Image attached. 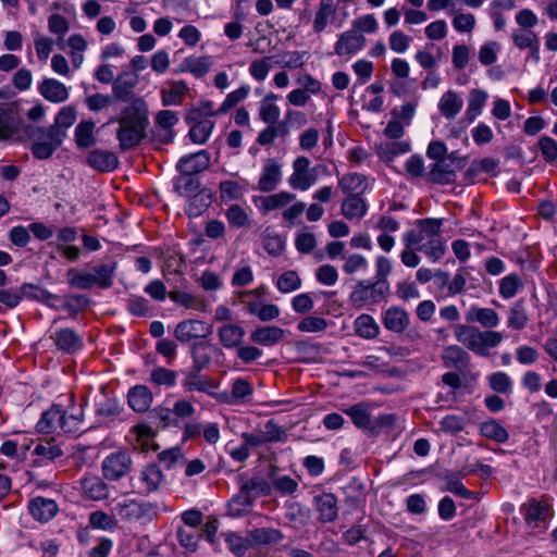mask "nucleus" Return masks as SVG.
<instances>
[{
	"mask_svg": "<svg viewBox=\"0 0 557 557\" xmlns=\"http://www.w3.org/2000/svg\"><path fill=\"white\" fill-rule=\"evenodd\" d=\"M147 113V106L143 99H135L123 110L122 116L116 120L120 124L116 137L122 150L132 149L141 141L148 124Z\"/></svg>",
	"mask_w": 557,
	"mask_h": 557,
	"instance_id": "nucleus-1",
	"label": "nucleus"
},
{
	"mask_svg": "<svg viewBox=\"0 0 557 557\" xmlns=\"http://www.w3.org/2000/svg\"><path fill=\"white\" fill-rule=\"evenodd\" d=\"M83 417L82 408L72 407L69 412L61 404H53L41 413L36 430L39 433L50 434L60 429L65 434L75 435L82 431Z\"/></svg>",
	"mask_w": 557,
	"mask_h": 557,
	"instance_id": "nucleus-2",
	"label": "nucleus"
},
{
	"mask_svg": "<svg viewBox=\"0 0 557 557\" xmlns=\"http://www.w3.org/2000/svg\"><path fill=\"white\" fill-rule=\"evenodd\" d=\"M455 336L469 350L482 357L488 356V349L498 346L503 341V335L499 332H481L474 326L465 324L455 326Z\"/></svg>",
	"mask_w": 557,
	"mask_h": 557,
	"instance_id": "nucleus-3",
	"label": "nucleus"
},
{
	"mask_svg": "<svg viewBox=\"0 0 557 557\" xmlns=\"http://www.w3.org/2000/svg\"><path fill=\"white\" fill-rule=\"evenodd\" d=\"M26 133L33 145L30 151L34 158L38 160L49 159L53 152L61 147L66 133L64 131H58V127H34L27 126Z\"/></svg>",
	"mask_w": 557,
	"mask_h": 557,
	"instance_id": "nucleus-4",
	"label": "nucleus"
},
{
	"mask_svg": "<svg viewBox=\"0 0 557 557\" xmlns=\"http://www.w3.org/2000/svg\"><path fill=\"white\" fill-rule=\"evenodd\" d=\"M389 294V288L382 286L374 281H359L349 295V301L355 307L366 305H377L383 301Z\"/></svg>",
	"mask_w": 557,
	"mask_h": 557,
	"instance_id": "nucleus-5",
	"label": "nucleus"
},
{
	"mask_svg": "<svg viewBox=\"0 0 557 557\" xmlns=\"http://www.w3.org/2000/svg\"><path fill=\"white\" fill-rule=\"evenodd\" d=\"M114 512L125 522H150L154 516L151 504L134 498H125L117 502L113 508Z\"/></svg>",
	"mask_w": 557,
	"mask_h": 557,
	"instance_id": "nucleus-6",
	"label": "nucleus"
},
{
	"mask_svg": "<svg viewBox=\"0 0 557 557\" xmlns=\"http://www.w3.org/2000/svg\"><path fill=\"white\" fill-rule=\"evenodd\" d=\"M133 468L129 450H116L109 454L101 463V472L108 481H119L126 476Z\"/></svg>",
	"mask_w": 557,
	"mask_h": 557,
	"instance_id": "nucleus-7",
	"label": "nucleus"
},
{
	"mask_svg": "<svg viewBox=\"0 0 557 557\" xmlns=\"http://www.w3.org/2000/svg\"><path fill=\"white\" fill-rule=\"evenodd\" d=\"M173 463H174V448H169L159 454V465H157V463L148 465L140 472L139 479L144 483L145 491L147 493H151V492L158 490V487L162 483L163 474H162L161 466H163L166 469H171Z\"/></svg>",
	"mask_w": 557,
	"mask_h": 557,
	"instance_id": "nucleus-8",
	"label": "nucleus"
},
{
	"mask_svg": "<svg viewBox=\"0 0 557 557\" xmlns=\"http://www.w3.org/2000/svg\"><path fill=\"white\" fill-rule=\"evenodd\" d=\"M293 170L288 183L294 189L307 190L318 178L315 169L310 168V160L307 157H297L293 162Z\"/></svg>",
	"mask_w": 557,
	"mask_h": 557,
	"instance_id": "nucleus-9",
	"label": "nucleus"
},
{
	"mask_svg": "<svg viewBox=\"0 0 557 557\" xmlns=\"http://www.w3.org/2000/svg\"><path fill=\"white\" fill-rule=\"evenodd\" d=\"M211 333V325L201 320L188 319L176 324V339L184 343L206 338Z\"/></svg>",
	"mask_w": 557,
	"mask_h": 557,
	"instance_id": "nucleus-10",
	"label": "nucleus"
},
{
	"mask_svg": "<svg viewBox=\"0 0 557 557\" xmlns=\"http://www.w3.org/2000/svg\"><path fill=\"white\" fill-rule=\"evenodd\" d=\"M184 379L182 380V387L186 392H202L212 395V391L218 387V384L210 377L201 374V370L189 368L182 371Z\"/></svg>",
	"mask_w": 557,
	"mask_h": 557,
	"instance_id": "nucleus-11",
	"label": "nucleus"
},
{
	"mask_svg": "<svg viewBox=\"0 0 557 557\" xmlns=\"http://www.w3.org/2000/svg\"><path fill=\"white\" fill-rule=\"evenodd\" d=\"M210 164V153L207 150H200L182 157L176 163V170L182 175H197L208 169Z\"/></svg>",
	"mask_w": 557,
	"mask_h": 557,
	"instance_id": "nucleus-12",
	"label": "nucleus"
},
{
	"mask_svg": "<svg viewBox=\"0 0 557 557\" xmlns=\"http://www.w3.org/2000/svg\"><path fill=\"white\" fill-rule=\"evenodd\" d=\"M313 506L321 523L334 522L338 517L337 497L333 493H322L314 496Z\"/></svg>",
	"mask_w": 557,
	"mask_h": 557,
	"instance_id": "nucleus-13",
	"label": "nucleus"
},
{
	"mask_svg": "<svg viewBox=\"0 0 557 557\" xmlns=\"http://www.w3.org/2000/svg\"><path fill=\"white\" fill-rule=\"evenodd\" d=\"M471 473H474V469H468V467H465L459 472L446 471L445 473L441 474V480L446 483L443 491L450 492L466 499H473L474 493L469 491L461 482V478H465Z\"/></svg>",
	"mask_w": 557,
	"mask_h": 557,
	"instance_id": "nucleus-14",
	"label": "nucleus"
},
{
	"mask_svg": "<svg viewBox=\"0 0 557 557\" xmlns=\"http://www.w3.org/2000/svg\"><path fill=\"white\" fill-rule=\"evenodd\" d=\"M366 42L367 39L363 35L358 34L354 29L346 30L338 36L334 46V52L339 57L355 54L364 47Z\"/></svg>",
	"mask_w": 557,
	"mask_h": 557,
	"instance_id": "nucleus-15",
	"label": "nucleus"
},
{
	"mask_svg": "<svg viewBox=\"0 0 557 557\" xmlns=\"http://www.w3.org/2000/svg\"><path fill=\"white\" fill-rule=\"evenodd\" d=\"M456 170L445 158L430 165L425 180L438 185L453 184L456 181Z\"/></svg>",
	"mask_w": 557,
	"mask_h": 557,
	"instance_id": "nucleus-16",
	"label": "nucleus"
},
{
	"mask_svg": "<svg viewBox=\"0 0 557 557\" xmlns=\"http://www.w3.org/2000/svg\"><path fill=\"white\" fill-rule=\"evenodd\" d=\"M441 358L446 369H455L461 373L469 370L471 358L465 349L457 345L444 348Z\"/></svg>",
	"mask_w": 557,
	"mask_h": 557,
	"instance_id": "nucleus-17",
	"label": "nucleus"
},
{
	"mask_svg": "<svg viewBox=\"0 0 557 557\" xmlns=\"http://www.w3.org/2000/svg\"><path fill=\"white\" fill-rule=\"evenodd\" d=\"M86 163L94 170L108 173L119 166L117 156L109 150L94 149L86 157Z\"/></svg>",
	"mask_w": 557,
	"mask_h": 557,
	"instance_id": "nucleus-18",
	"label": "nucleus"
},
{
	"mask_svg": "<svg viewBox=\"0 0 557 557\" xmlns=\"http://www.w3.org/2000/svg\"><path fill=\"white\" fill-rule=\"evenodd\" d=\"M282 180V171L280 163L270 158L265 161L261 175L258 181V189L262 193H271L276 189Z\"/></svg>",
	"mask_w": 557,
	"mask_h": 557,
	"instance_id": "nucleus-19",
	"label": "nucleus"
},
{
	"mask_svg": "<svg viewBox=\"0 0 557 557\" xmlns=\"http://www.w3.org/2000/svg\"><path fill=\"white\" fill-rule=\"evenodd\" d=\"M51 338L57 348L66 354H74L83 348V338L72 329L65 327L55 331Z\"/></svg>",
	"mask_w": 557,
	"mask_h": 557,
	"instance_id": "nucleus-20",
	"label": "nucleus"
},
{
	"mask_svg": "<svg viewBox=\"0 0 557 557\" xmlns=\"http://www.w3.org/2000/svg\"><path fill=\"white\" fill-rule=\"evenodd\" d=\"M83 495L90 500H104L109 497L108 484L98 475H86L81 479Z\"/></svg>",
	"mask_w": 557,
	"mask_h": 557,
	"instance_id": "nucleus-21",
	"label": "nucleus"
},
{
	"mask_svg": "<svg viewBox=\"0 0 557 557\" xmlns=\"http://www.w3.org/2000/svg\"><path fill=\"white\" fill-rule=\"evenodd\" d=\"M382 322L386 330L403 333L409 325V315L405 309L393 306L383 312Z\"/></svg>",
	"mask_w": 557,
	"mask_h": 557,
	"instance_id": "nucleus-22",
	"label": "nucleus"
},
{
	"mask_svg": "<svg viewBox=\"0 0 557 557\" xmlns=\"http://www.w3.org/2000/svg\"><path fill=\"white\" fill-rule=\"evenodd\" d=\"M28 509L34 519L48 522L57 515L59 508L51 498L35 497L29 502Z\"/></svg>",
	"mask_w": 557,
	"mask_h": 557,
	"instance_id": "nucleus-23",
	"label": "nucleus"
},
{
	"mask_svg": "<svg viewBox=\"0 0 557 557\" xmlns=\"http://www.w3.org/2000/svg\"><path fill=\"white\" fill-rule=\"evenodd\" d=\"M550 506L545 500L536 498L529 499L521 507V512L524 515V520L528 524L534 523L535 525L547 519L549 516Z\"/></svg>",
	"mask_w": 557,
	"mask_h": 557,
	"instance_id": "nucleus-24",
	"label": "nucleus"
},
{
	"mask_svg": "<svg viewBox=\"0 0 557 557\" xmlns=\"http://www.w3.org/2000/svg\"><path fill=\"white\" fill-rule=\"evenodd\" d=\"M285 331L276 325L259 326L250 334V341L261 346H274L284 337Z\"/></svg>",
	"mask_w": 557,
	"mask_h": 557,
	"instance_id": "nucleus-25",
	"label": "nucleus"
},
{
	"mask_svg": "<svg viewBox=\"0 0 557 557\" xmlns=\"http://www.w3.org/2000/svg\"><path fill=\"white\" fill-rule=\"evenodd\" d=\"M38 90L46 100L54 103L63 102L69 97L66 86L54 78L44 79Z\"/></svg>",
	"mask_w": 557,
	"mask_h": 557,
	"instance_id": "nucleus-26",
	"label": "nucleus"
},
{
	"mask_svg": "<svg viewBox=\"0 0 557 557\" xmlns=\"http://www.w3.org/2000/svg\"><path fill=\"white\" fill-rule=\"evenodd\" d=\"M129 407L136 412H145L152 403V393L146 385H136L128 391Z\"/></svg>",
	"mask_w": 557,
	"mask_h": 557,
	"instance_id": "nucleus-27",
	"label": "nucleus"
},
{
	"mask_svg": "<svg viewBox=\"0 0 557 557\" xmlns=\"http://www.w3.org/2000/svg\"><path fill=\"white\" fill-rule=\"evenodd\" d=\"M239 481L242 482L239 490L249 497L252 503H255L259 496H269L272 493L271 484L264 479L255 476L243 481L240 476Z\"/></svg>",
	"mask_w": 557,
	"mask_h": 557,
	"instance_id": "nucleus-28",
	"label": "nucleus"
},
{
	"mask_svg": "<svg viewBox=\"0 0 557 557\" xmlns=\"http://www.w3.org/2000/svg\"><path fill=\"white\" fill-rule=\"evenodd\" d=\"M529 322L527 302L520 298L511 304L508 310L507 326L515 331L523 330Z\"/></svg>",
	"mask_w": 557,
	"mask_h": 557,
	"instance_id": "nucleus-29",
	"label": "nucleus"
},
{
	"mask_svg": "<svg viewBox=\"0 0 557 557\" xmlns=\"http://www.w3.org/2000/svg\"><path fill=\"white\" fill-rule=\"evenodd\" d=\"M174 113L171 110L160 111L156 117L154 138L157 141L168 144L172 140V126Z\"/></svg>",
	"mask_w": 557,
	"mask_h": 557,
	"instance_id": "nucleus-30",
	"label": "nucleus"
},
{
	"mask_svg": "<svg viewBox=\"0 0 557 557\" xmlns=\"http://www.w3.org/2000/svg\"><path fill=\"white\" fill-rule=\"evenodd\" d=\"M467 322H478L483 327L492 329L498 325L499 317L497 312L491 308H479L472 306L466 313Z\"/></svg>",
	"mask_w": 557,
	"mask_h": 557,
	"instance_id": "nucleus-31",
	"label": "nucleus"
},
{
	"mask_svg": "<svg viewBox=\"0 0 557 557\" xmlns=\"http://www.w3.org/2000/svg\"><path fill=\"white\" fill-rule=\"evenodd\" d=\"M95 122L81 121L74 131V140L78 149H87L96 145L97 137L95 134Z\"/></svg>",
	"mask_w": 557,
	"mask_h": 557,
	"instance_id": "nucleus-32",
	"label": "nucleus"
},
{
	"mask_svg": "<svg viewBox=\"0 0 557 557\" xmlns=\"http://www.w3.org/2000/svg\"><path fill=\"white\" fill-rule=\"evenodd\" d=\"M343 412L351 419L356 428L369 434L372 417L369 411V406L366 403L355 404L343 409Z\"/></svg>",
	"mask_w": 557,
	"mask_h": 557,
	"instance_id": "nucleus-33",
	"label": "nucleus"
},
{
	"mask_svg": "<svg viewBox=\"0 0 557 557\" xmlns=\"http://www.w3.org/2000/svg\"><path fill=\"white\" fill-rule=\"evenodd\" d=\"M479 432L482 436L498 444L507 443L509 440L508 431L498 420L493 418L481 422L479 425Z\"/></svg>",
	"mask_w": 557,
	"mask_h": 557,
	"instance_id": "nucleus-34",
	"label": "nucleus"
},
{
	"mask_svg": "<svg viewBox=\"0 0 557 557\" xmlns=\"http://www.w3.org/2000/svg\"><path fill=\"white\" fill-rule=\"evenodd\" d=\"M410 148V144L407 140L387 141L376 147V153L380 160L389 164L394 161L396 156L409 152Z\"/></svg>",
	"mask_w": 557,
	"mask_h": 557,
	"instance_id": "nucleus-35",
	"label": "nucleus"
},
{
	"mask_svg": "<svg viewBox=\"0 0 557 557\" xmlns=\"http://www.w3.org/2000/svg\"><path fill=\"white\" fill-rule=\"evenodd\" d=\"M354 331L361 338L373 339L377 337L380 326L372 315L362 313L355 319Z\"/></svg>",
	"mask_w": 557,
	"mask_h": 557,
	"instance_id": "nucleus-36",
	"label": "nucleus"
},
{
	"mask_svg": "<svg viewBox=\"0 0 557 557\" xmlns=\"http://www.w3.org/2000/svg\"><path fill=\"white\" fill-rule=\"evenodd\" d=\"M463 101L453 90L446 91L438 102V110L447 120H453L461 111Z\"/></svg>",
	"mask_w": 557,
	"mask_h": 557,
	"instance_id": "nucleus-37",
	"label": "nucleus"
},
{
	"mask_svg": "<svg viewBox=\"0 0 557 557\" xmlns=\"http://www.w3.org/2000/svg\"><path fill=\"white\" fill-rule=\"evenodd\" d=\"M284 508L285 518L289 522L300 527H304L309 522L311 510L309 507L302 505L301 503L289 500L284 504Z\"/></svg>",
	"mask_w": 557,
	"mask_h": 557,
	"instance_id": "nucleus-38",
	"label": "nucleus"
},
{
	"mask_svg": "<svg viewBox=\"0 0 557 557\" xmlns=\"http://www.w3.org/2000/svg\"><path fill=\"white\" fill-rule=\"evenodd\" d=\"M341 210L348 220L361 219L366 215L368 206L361 195H350L343 201Z\"/></svg>",
	"mask_w": 557,
	"mask_h": 557,
	"instance_id": "nucleus-39",
	"label": "nucleus"
},
{
	"mask_svg": "<svg viewBox=\"0 0 557 557\" xmlns=\"http://www.w3.org/2000/svg\"><path fill=\"white\" fill-rule=\"evenodd\" d=\"M211 345L207 342H195L190 346V356L193 359V366L190 368L197 370L207 369L212 360L210 354Z\"/></svg>",
	"mask_w": 557,
	"mask_h": 557,
	"instance_id": "nucleus-40",
	"label": "nucleus"
},
{
	"mask_svg": "<svg viewBox=\"0 0 557 557\" xmlns=\"http://www.w3.org/2000/svg\"><path fill=\"white\" fill-rule=\"evenodd\" d=\"M296 198L295 194L288 191H280L277 194L260 197V210L263 214L270 211L282 209Z\"/></svg>",
	"mask_w": 557,
	"mask_h": 557,
	"instance_id": "nucleus-41",
	"label": "nucleus"
},
{
	"mask_svg": "<svg viewBox=\"0 0 557 557\" xmlns=\"http://www.w3.org/2000/svg\"><path fill=\"white\" fill-rule=\"evenodd\" d=\"M338 187L344 194L362 195L367 189L366 176L359 173H349L338 181Z\"/></svg>",
	"mask_w": 557,
	"mask_h": 557,
	"instance_id": "nucleus-42",
	"label": "nucleus"
},
{
	"mask_svg": "<svg viewBox=\"0 0 557 557\" xmlns=\"http://www.w3.org/2000/svg\"><path fill=\"white\" fill-rule=\"evenodd\" d=\"M88 525L94 530L113 532L117 529L119 521L114 515H110L103 510H95L88 516Z\"/></svg>",
	"mask_w": 557,
	"mask_h": 557,
	"instance_id": "nucleus-43",
	"label": "nucleus"
},
{
	"mask_svg": "<svg viewBox=\"0 0 557 557\" xmlns=\"http://www.w3.org/2000/svg\"><path fill=\"white\" fill-rule=\"evenodd\" d=\"M245 336V330L237 324H225L219 329L221 344L225 348L238 347Z\"/></svg>",
	"mask_w": 557,
	"mask_h": 557,
	"instance_id": "nucleus-44",
	"label": "nucleus"
},
{
	"mask_svg": "<svg viewBox=\"0 0 557 557\" xmlns=\"http://www.w3.org/2000/svg\"><path fill=\"white\" fill-rule=\"evenodd\" d=\"M116 262L111 261L108 263L99 264L92 268V277L95 285L102 289L110 288L113 284L115 275Z\"/></svg>",
	"mask_w": 557,
	"mask_h": 557,
	"instance_id": "nucleus-45",
	"label": "nucleus"
},
{
	"mask_svg": "<svg viewBox=\"0 0 557 557\" xmlns=\"http://www.w3.org/2000/svg\"><path fill=\"white\" fill-rule=\"evenodd\" d=\"M249 537L257 545L277 544L284 539V534L273 528H258L249 532Z\"/></svg>",
	"mask_w": 557,
	"mask_h": 557,
	"instance_id": "nucleus-46",
	"label": "nucleus"
},
{
	"mask_svg": "<svg viewBox=\"0 0 557 557\" xmlns=\"http://www.w3.org/2000/svg\"><path fill=\"white\" fill-rule=\"evenodd\" d=\"M211 202V195L202 190L188 198L185 211L188 216L197 218L210 207Z\"/></svg>",
	"mask_w": 557,
	"mask_h": 557,
	"instance_id": "nucleus-47",
	"label": "nucleus"
},
{
	"mask_svg": "<svg viewBox=\"0 0 557 557\" xmlns=\"http://www.w3.org/2000/svg\"><path fill=\"white\" fill-rule=\"evenodd\" d=\"M34 454L42 461H53L63 456V450L54 438H50L39 442L34 449Z\"/></svg>",
	"mask_w": 557,
	"mask_h": 557,
	"instance_id": "nucleus-48",
	"label": "nucleus"
},
{
	"mask_svg": "<svg viewBox=\"0 0 557 557\" xmlns=\"http://www.w3.org/2000/svg\"><path fill=\"white\" fill-rule=\"evenodd\" d=\"M272 490L282 495H293L298 490V482L289 475H274L273 471L269 474Z\"/></svg>",
	"mask_w": 557,
	"mask_h": 557,
	"instance_id": "nucleus-49",
	"label": "nucleus"
},
{
	"mask_svg": "<svg viewBox=\"0 0 557 557\" xmlns=\"http://www.w3.org/2000/svg\"><path fill=\"white\" fill-rule=\"evenodd\" d=\"M214 127V122L211 120H206L203 122L193 124L188 132V137L194 144L202 145L205 144Z\"/></svg>",
	"mask_w": 557,
	"mask_h": 557,
	"instance_id": "nucleus-50",
	"label": "nucleus"
},
{
	"mask_svg": "<svg viewBox=\"0 0 557 557\" xmlns=\"http://www.w3.org/2000/svg\"><path fill=\"white\" fill-rule=\"evenodd\" d=\"M335 13L333 0H321L319 10L313 21V29L315 33H321L327 25L329 17Z\"/></svg>",
	"mask_w": 557,
	"mask_h": 557,
	"instance_id": "nucleus-51",
	"label": "nucleus"
},
{
	"mask_svg": "<svg viewBox=\"0 0 557 557\" xmlns=\"http://www.w3.org/2000/svg\"><path fill=\"white\" fill-rule=\"evenodd\" d=\"M250 92L249 85H243L238 89L230 92L222 104L216 109L215 113H227L231 109L244 101Z\"/></svg>",
	"mask_w": 557,
	"mask_h": 557,
	"instance_id": "nucleus-52",
	"label": "nucleus"
},
{
	"mask_svg": "<svg viewBox=\"0 0 557 557\" xmlns=\"http://www.w3.org/2000/svg\"><path fill=\"white\" fill-rule=\"evenodd\" d=\"M33 284H24L18 288L0 289V302L8 308H15L24 298L27 288H34Z\"/></svg>",
	"mask_w": 557,
	"mask_h": 557,
	"instance_id": "nucleus-53",
	"label": "nucleus"
},
{
	"mask_svg": "<svg viewBox=\"0 0 557 557\" xmlns=\"http://www.w3.org/2000/svg\"><path fill=\"white\" fill-rule=\"evenodd\" d=\"M523 287V283L520 276L516 273L504 276L499 283V294L505 299L512 298L520 288Z\"/></svg>",
	"mask_w": 557,
	"mask_h": 557,
	"instance_id": "nucleus-54",
	"label": "nucleus"
},
{
	"mask_svg": "<svg viewBox=\"0 0 557 557\" xmlns=\"http://www.w3.org/2000/svg\"><path fill=\"white\" fill-rule=\"evenodd\" d=\"M301 286V278L294 270L285 271L281 274L276 282V287L281 293H290Z\"/></svg>",
	"mask_w": 557,
	"mask_h": 557,
	"instance_id": "nucleus-55",
	"label": "nucleus"
},
{
	"mask_svg": "<svg viewBox=\"0 0 557 557\" xmlns=\"http://www.w3.org/2000/svg\"><path fill=\"white\" fill-rule=\"evenodd\" d=\"M225 216L228 224L236 228L246 227L250 224L249 215L239 205H231L225 211Z\"/></svg>",
	"mask_w": 557,
	"mask_h": 557,
	"instance_id": "nucleus-56",
	"label": "nucleus"
},
{
	"mask_svg": "<svg viewBox=\"0 0 557 557\" xmlns=\"http://www.w3.org/2000/svg\"><path fill=\"white\" fill-rule=\"evenodd\" d=\"M176 536L180 544L188 552L194 553L197 549L198 542L201 537V531L199 529H178Z\"/></svg>",
	"mask_w": 557,
	"mask_h": 557,
	"instance_id": "nucleus-57",
	"label": "nucleus"
},
{
	"mask_svg": "<svg viewBox=\"0 0 557 557\" xmlns=\"http://www.w3.org/2000/svg\"><path fill=\"white\" fill-rule=\"evenodd\" d=\"M253 503L240 490L234 495L228 504L230 513L233 517H242L249 512Z\"/></svg>",
	"mask_w": 557,
	"mask_h": 557,
	"instance_id": "nucleus-58",
	"label": "nucleus"
},
{
	"mask_svg": "<svg viewBox=\"0 0 557 557\" xmlns=\"http://www.w3.org/2000/svg\"><path fill=\"white\" fill-rule=\"evenodd\" d=\"M95 281L96 280H94L92 273L90 272H78L75 269H70L67 271V282L73 287L90 289L95 286Z\"/></svg>",
	"mask_w": 557,
	"mask_h": 557,
	"instance_id": "nucleus-59",
	"label": "nucleus"
},
{
	"mask_svg": "<svg viewBox=\"0 0 557 557\" xmlns=\"http://www.w3.org/2000/svg\"><path fill=\"white\" fill-rule=\"evenodd\" d=\"M219 188L221 200L224 202L239 200L244 196L242 186L235 181H223Z\"/></svg>",
	"mask_w": 557,
	"mask_h": 557,
	"instance_id": "nucleus-60",
	"label": "nucleus"
},
{
	"mask_svg": "<svg viewBox=\"0 0 557 557\" xmlns=\"http://www.w3.org/2000/svg\"><path fill=\"white\" fill-rule=\"evenodd\" d=\"M136 77L128 73L119 75L113 84V92L119 99H125L129 90L136 85Z\"/></svg>",
	"mask_w": 557,
	"mask_h": 557,
	"instance_id": "nucleus-61",
	"label": "nucleus"
},
{
	"mask_svg": "<svg viewBox=\"0 0 557 557\" xmlns=\"http://www.w3.org/2000/svg\"><path fill=\"white\" fill-rule=\"evenodd\" d=\"M182 71H189L196 77H202L210 69V62L208 57H201L197 59H186L182 63Z\"/></svg>",
	"mask_w": 557,
	"mask_h": 557,
	"instance_id": "nucleus-62",
	"label": "nucleus"
},
{
	"mask_svg": "<svg viewBox=\"0 0 557 557\" xmlns=\"http://www.w3.org/2000/svg\"><path fill=\"white\" fill-rule=\"evenodd\" d=\"M76 121V110L74 107L67 106L62 108L55 115L54 123L51 127H58V131H64L71 127Z\"/></svg>",
	"mask_w": 557,
	"mask_h": 557,
	"instance_id": "nucleus-63",
	"label": "nucleus"
},
{
	"mask_svg": "<svg viewBox=\"0 0 557 557\" xmlns=\"http://www.w3.org/2000/svg\"><path fill=\"white\" fill-rule=\"evenodd\" d=\"M327 327V321L324 318L308 315L301 319L297 324V330L305 333L323 332Z\"/></svg>",
	"mask_w": 557,
	"mask_h": 557,
	"instance_id": "nucleus-64",
	"label": "nucleus"
}]
</instances>
